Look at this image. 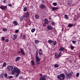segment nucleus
I'll return each mask as SVG.
<instances>
[{
  "label": "nucleus",
  "instance_id": "f257e3e1",
  "mask_svg": "<svg viewBox=\"0 0 80 80\" xmlns=\"http://www.w3.org/2000/svg\"><path fill=\"white\" fill-rule=\"evenodd\" d=\"M14 70H16V73L17 74L16 76V77H18L19 75H20V70L18 69V68H14Z\"/></svg>",
  "mask_w": 80,
  "mask_h": 80
},
{
  "label": "nucleus",
  "instance_id": "f03ea898",
  "mask_svg": "<svg viewBox=\"0 0 80 80\" xmlns=\"http://www.w3.org/2000/svg\"><path fill=\"white\" fill-rule=\"evenodd\" d=\"M0 8H1L2 10H5L7 8V6H1L0 7Z\"/></svg>",
  "mask_w": 80,
  "mask_h": 80
},
{
  "label": "nucleus",
  "instance_id": "7ed1b4c3",
  "mask_svg": "<svg viewBox=\"0 0 80 80\" xmlns=\"http://www.w3.org/2000/svg\"><path fill=\"white\" fill-rule=\"evenodd\" d=\"M60 75L61 77L62 78V80H64V79L65 78V74H64V73L61 74H60Z\"/></svg>",
  "mask_w": 80,
  "mask_h": 80
},
{
  "label": "nucleus",
  "instance_id": "20e7f679",
  "mask_svg": "<svg viewBox=\"0 0 80 80\" xmlns=\"http://www.w3.org/2000/svg\"><path fill=\"white\" fill-rule=\"evenodd\" d=\"M8 70L9 71H12L13 70V67L12 66H9L8 67Z\"/></svg>",
  "mask_w": 80,
  "mask_h": 80
},
{
  "label": "nucleus",
  "instance_id": "39448f33",
  "mask_svg": "<svg viewBox=\"0 0 80 80\" xmlns=\"http://www.w3.org/2000/svg\"><path fill=\"white\" fill-rule=\"evenodd\" d=\"M47 28L48 30H53V28L50 25L48 26Z\"/></svg>",
  "mask_w": 80,
  "mask_h": 80
},
{
  "label": "nucleus",
  "instance_id": "423d86ee",
  "mask_svg": "<svg viewBox=\"0 0 80 80\" xmlns=\"http://www.w3.org/2000/svg\"><path fill=\"white\" fill-rule=\"evenodd\" d=\"M38 53L40 55H42V54H43V51L42 49H40L38 50Z\"/></svg>",
  "mask_w": 80,
  "mask_h": 80
},
{
  "label": "nucleus",
  "instance_id": "0eeeda50",
  "mask_svg": "<svg viewBox=\"0 0 80 80\" xmlns=\"http://www.w3.org/2000/svg\"><path fill=\"white\" fill-rule=\"evenodd\" d=\"M36 62H40V58L38 57H36Z\"/></svg>",
  "mask_w": 80,
  "mask_h": 80
},
{
  "label": "nucleus",
  "instance_id": "6e6552de",
  "mask_svg": "<svg viewBox=\"0 0 80 80\" xmlns=\"http://www.w3.org/2000/svg\"><path fill=\"white\" fill-rule=\"evenodd\" d=\"M66 77L67 78H71L72 77L70 75V73H68V74H67Z\"/></svg>",
  "mask_w": 80,
  "mask_h": 80
},
{
  "label": "nucleus",
  "instance_id": "1a4fd4ad",
  "mask_svg": "<svg viewBox=\"0 0 80 80\" xmlns=\"http://www.w3.org/2000/svg\"><path fill=\"white\" fill-rule=\"evenodd\" d=\"M48 43H49V44H50L51 43H53V42H54V41H53L51 39H50L48 40Z\"/></svg>",
  "mask_w": 80,
  "mask_h": 80
},
{
  "label": "nucleus",
  "instance_id": "9d476101",
  "mask_svg": "<svg viewBox=\"0 0 80 80\" xmlns=\"http://www.w3.org/2000/svg\"><path fill=\"white\" fill-rule=\"evenodd\" d=\"M20 50H21V52L22 53V54L23 55H25V52H24V51L22 49V48H21L20 49Z\"/></svg>",
  "mask_w": 80,
  "mask_h": 80
},
{
  "label": "nucleus",
  "instance_id": "9b49d317",
  "mask_svg": "<svg viewBox=\"0 0 80 80\" xmlns=\"http://www.w3.org/2000/svg\"><path fill=\"white\" fill-rule=\"evenodd\" d=\"M31 63L32 64V66H34V65H35V62H34V61L33 60H32L31 61Z\"/></svg>",
  "mask_w": 80,
  "mask_h": 80
},
{
  "label": "nucleus",
  "instance_id": "f8f14e48",
  "mask_svg": "<svg viewBox=\"0 0 80 80\" xmlns=\"http://www.w3.org/2000/svg\"><path fill=\"white\" fill-rule=\"evenodd\" d=\"M44 22L45 24H48V20L47 19H44Z\"/></svg>",
  "mask_w": 80,
  "mask_h": 80
},
{
  "label": "nucleus",
  "instance_id": "ddd939ff",
  "mask_svg": "<svg viewBox=\"0 0 80 80\" xmlns=\"http://www.w3.org/2000/svg\"><path fill=\"white\" fill-rule=\"evenodd\" d=\"M17 38V35L15 34L14 35V38H13V40H16Z\"/></svg>",
  "mask_w": 80,
  "mask_h": 80
},
{
  "label": "nucleus",
  "instance_id": "4468645a",
  "mask_svg": "<svg viewBox=\"0 0 80 80\" xmlns=\"http://www.w3.org/2000/svg\"><path fill=\"white\" fill-rule=\"evenodd\" d=\"M45 7V6L44 4H42L40 6V8L41 9H43V8H44Z\"/></svg>",
  "mask_w": 80,
  "mask_h": 80
},
{
  "label": "nucleus",
  "instance_id": "2eb2a0df",
  "mask_svg": "<svg viewBox=\"0 0 80 80\" xmlns=\"http://www.w3.org/2000/svg\"><path fill=\"white\" fill-rule=\"evenodd\" d=\"M57 78L58 79H59V80H63L62 78H61V76H60V75H58L57 76Z\"/></svg>",
  "mask_w": 80,
  "mask_h": 80
},
{
  "label": "nucleus",
  "instance_id": "dca6fc26",
  "mask_svg": "<svg viewBox=\"0 0 80 80\" xmlns=\"http://www.w3.org/2000/svg\"><path fill=\"white\" fill-rule=\"evenodd\" d=\"M20 58H21L20 57H17L16 59V60H15L16 62H17L19 60H20Z\"/></svg>",
  "mask_w": 80,
  "mask_h": 80
},
{
  "label": "nucleus",
  "instance_id": "f3484780",
  "mask_svg": "<svg viewBox=\"0 0 80 80\" xmlns=\"http://www.w3.org/2000/svg\"><path fill=\"white\" fill-rule=\"evenodd\" d=\"M70 74L71 77H73V76H74V74H73V72H70Z\"/></svg>",
  "mask_w": 80,
  "mask_h": 80
},
{
  "label": "nucleus",
  "instance_id": "a211bd4d",
  "mask_svg": "<svg viewBox=\"0 0 80 80\" xmlns=\"http://www.w3.org/2000/svg\"><path fill=\"white\" fill-rule=\"evenodd\" d=\"M58 9V7H54L52 8V11H55L56 10H57Z\"/></svg>",
  "mask_w": 80,
  "mask_h": 80
},
{
  "label": "nucleus",
  "instance_id": "6ab92c4d",
  "mask_svg": "<svg viewBox=\"0 0 80 80\" xmlns=\"http://www.w3.org/2000/svg\"><path fill=\"white\" fill-rule=\"evenodd\" d=\"M13 23L15 25H16V26L17 25H18V22H17V21H14L13 22Z\"/></svg>",
  "mask_w": 80,
  "mask_h": 80
},
{
  "label": "nucleus",
  "instance_id": "aec40b11",
  "mask_svg": "<svg viewBox=\"0 0 80 80\" xmlns=\"http://www.w3.org/2000/svg\"><path fill=\"white\" fill-rule=\"evenodd\" d=\"M59 50L60 52L61 51H63V50H64V48L62 47H61L59 49Z\"/></svg>",
  "mask_w": 80,
  "mask_h": 80
},
{
  "label": "nucleus",
  "instance_id": "412c9836",
  "mask_svg": "<svg viewBox=\"0 0 80 80\" xmlns=\"http://www.w3.org/2000/svg\"><path fill=\"white\" fill-rule=\"evenodd\" d=\"M35 17L36 19H38L39 18V15L38 14H36L35 15Z\"/></svg>",
  "mask_w": 80,
  "mask_h": 80
},
{
  "label": "nucleus",
  "instance_id": "4be33fe9",
  "mask_svg": "<svg viewBox=\"0 0 80 80\" xmlns=\"http://www.w3.org/2000/svg\"><path fill=\"white\" fill-rule=\"evenodd\" d=\"M64 73L66 75L68 73V72H67V70H64Z\"/></svg>",
  "mask_w": 80,
  "mask_h": 80
},
{
  "label": "nucleus",
  "instance_id": "5701e85b",
  "mask_svg": "<svg viewBox=\"0 0 80 80\" xmlns=\"http://www.w3.org/2000/svg\"><path fill=\"white\" fill-rule=\"evenodd\" d=\"M40 80H46V78L42 77L40 78Z\"/></svg>",
  "mask_w": 80,
  "mask_h": 80
},
{
  "label": "nucleus",
  "instance_id": "b1692460",
  "mask_svg": "<svg viewBox=\"0 0 80 80\" xmlns=\"http://www.w3.org/2000/svg\"><path fill=\"white\" fill-rule=\"evenodd\" d=\"M68 27H69V28L72 27H73V24L69 23L68 24Z\"/></svg>",
  "mask_w": 80,
  "mask_h": 80
},
{
  "label": "nucleus",
  "instance_id": "393cba45",
  "mask_svg": "<svg viewBox=\"0 0 80 80\" xmlns=\"http://www.w3.org/2000/svg\"><path fill=\"white\" fill-rule=\"evenodd\" d=\"M16 72V70H15V68H14V70H13L12 71V74H14Z\"/></svg>",
  "mask_w": 80,
  "mask_h": 80
},
{
  "label": "nucleus",
  "instance_id": "a878e982",
  "mask_svg": "<svg viewBox=\"0 0 80 80\" xmlns=\"http://www.w3.org/2000/svg\"><path fill=\"white\" fill-rule=\"evenodd\" d=\"M64 17L66 19H68V18H68V16H67V15L66 14L64 15Z\"/></svg>",
  "mask_w": 80,
  "mask_h": 80
},
{
  "label": "nucleus",
  "instance_id": "bb28decb",
  "mask_svg": "<svg viewBox=\"0 0 80 80\" xmlns=\"http://www.w3.org/2000/svg\"><path fill=\"white\" fill-rule=\"evenodd\" d=\"M6 65H7V63H6V62H4L3 64L2 67H5V66H6Z\"/></svg>",
  "mask_w": 80,
  "mask_h": 80
},
{
  "label": "nucleus",
  "instance_id": "cd10ccee",
  "mask_svg": "<svg viewBox=\"0 0 80 80\" xmlns=\"http://www.w3.org/2000/svg\"><path fill=\"white\" fill-rule=\"evenodd\" d=\"M39 41L38 40H36L35 41V44H37V43H38Z\"/></svg>",
  "mask_w": 80,
  "mask_h": 80
},
{
  "label": "nucleus",
  "instance_id": "c85d7f7f",
  "mask_svg": "<svg viewBox=\"0 0 80 80\" xmlns=\"http://www.w3.org/2000/svg\"><path fill=\"white\" fill-rule=\"evenodd\" d=\"M4 77L5 78H7V77H8V75L7 73H5L4 74Z\"/></svg>",
  "mask_w": 80,
  "mask_h": 80
},
{
  "label": "nucleus",
  "instance_id": "c756f323",
  "mask_svg": "<svg viewBox=\"0 0 80 80\" xmlns=\"http://www.w3.org/2000/svg\"><path fill=\"white\" fill-rule=\"evenodd\" d=\"M27 13V15H28L27 17H29V15H30V12H26Z\"/></svg>",
  "mask_w": 80,
  "mask_h": 80
},
{
  "label": "nucleus",
  "instance_id": "7c9ffc66",
  "mask_svg": "<svg viewBox=\"0 0 80 80\" xmlns=\"http://www.w3.org/2000/svg\"><path fill=\"white\" fill-rule=\"evenodd\" d=\"M56 44H57V41H55L54 42H53V45H56Z\"/></svg>",
  "mask_w": 80,
  "mask_h": 80
},
{
  "label": "nucleus",
  "instance_id": "2f4dec72",
  "mask_svg": "<svg viewBox=\"0 0 80 80\" xmlns=\"http://www.w3.org/2000/svg\"><path fill=\"white\" fill-rule=\"evenodd\" d=\"M35 28H33V29H32L31 30V32H35Z\"/></svg>",
  "mask_w": 80,
  "mask_h": 80
},
{
  "label": "nucleus",
  "instance_id": "473e14b6",
  "mask_svg": "<svg viewBox=\"0 0 80 80\" xmlns=\"http://www.w3.org/2000/svg\"><path fill=\"white\" fill-rule=\"evenodd\" d=\"M70 47H71V50H73V49L74 48V47H73V46H72V45H70Z\"/></svg>",
  "mask_w": 80,
  "mask_h": 80
},
{
  "label": "nucleus",
  "instance_id": "72a5a7b5",
  "mask_svg": "<svg viewBox=\"0 0 80 80\" xmlns=\"http://www.w3.org/2000/svg\"><path fill=\"white\" fill-rule=\"evenodd\" d=\"M13 78L12 76H9L8 77V79H10V78Z\"/></svg>",
  "mask_w": 80,
  "mask_h": 80
},
{
  "label": "nucleus",
  "instance_id": "f704fd0d",
  "mask_svg": "<svg viewBox=\"0 0 80 80\" xmlns=\"http://www.w3.org/2000/svg\"><path fill=\"white\" fill-rule=\"evenodd\" d=\"M2 30L4 32H5V31H7V29L6 28H3L2 29Z\"/></svg>",
  "mask_w": 80,
  "mask_h": 80
},
{
  "label": "nucleus",
  "instance_id": "c9c22d12",
  "mask_svg": "<svg viewBox=\"0 0 80 80\" xmlns=\"http://www.w3.org/2000/svg\"><path fill=\"white\" fill-rule=\"evenodd\" d=\"M80 74V73L79 72H78L76 74V77H79V75Z\"/></svg>",
  "mask_w": 80,
  "mask_h": 80
},
{
  "label": "nucleus",
  "instance_id": "e433bc0d",
  "mask_svg": "<svg viewBox=\"0 0 80 80\" xmlns=\"http://www.w3.org/2000/svg\"><path fill=\"white\" fill-rule=\"evenodd\" d=\"M51 24L52 25H55V22L52 21L51 22Z\"/></svg>",
  "mask_w": 80,
  "mask_h": 80
},
{
  "label": "nucleus",
  "instance_id": "4c0bfd02",
  "mask_svg": "<svg viewBox=\"0 0 80 80\" xmlns=\"http://www.w3.org/2000/svg\"><path fill=\"white\" fill-rule=\"evenodd\" d=\"M27 7H25L24 9V12H26V11H27Z\"/></svg>",
  "mask_w": 80,
  "mask_h": 80
},
{
  "label": "nucleus",
  "instance_id": "58836bf2",
  "mask_svg": "<svg viewBox=\"0 0 80 80\" xmlns=\"http://www.w3.org/2000/svg\"><path fill=\"white\" fill-rule=\"evenodd\" d=\"M58 67V64H55L54 65V67H55V68H57Z\"/></svg>",
  "mask_w": 80,
  "mask_h": 80
},
{
  "label": "nucleus",
  "instance_id": "ea45409f",
  "mask_svg": "<svg viewBox=\"0 0 80 80\" xmlns=\"http://www.w3.org/2000/svg\"><path fill=\"white\" fill-rule=\"evenodd\" d=\"M12 4H9L8 5V6L9 7H10L11 8L12 7Z\"/></svg>",
  "mask_w": 80,
  "mask_h": 80
},
{
  "label": "nucleus",
  "instance_id": "a19ab883",
  "mask_svg": "<svg viewBox=\"0 0 80 80\" xmlns=\"http://www.w3.org/2000/svg\"><path fill=\"white\" fill-rule=\"evenodd\" d=\"M53 5L54 6H56L57 5V3L56 2H53Z\"/></svg>",
  "mask_w": 80,
  "mask_h": 80
},
{
  "label": "nucleus",
  "instance_id": "79ce46f5",
  "mask_svg": "<svg viewBox=\"0 0 80 80\" xmlns=\"http://www.w3.org/2000/svg\"><path fill=\"white\" fill-rule=\"evenodd\" d=\"M20 21H23V17H21L20 18Z\"/></svg>",
  "mask_w": 80,
  "mask_h": 80
},
{
  "label": "nucleus",
  "instance_id": "37998d69",
  "mask_svg": "<svg viewBox=\"0 0 80 80\" xmlns=\"http://www.w3.org/2000/svg\"><path fill=\"white\" fill-rule=\"evenodd\" d=\"M1 39L2 41H4L5 40V38L4 37H2Z\"/></svg>",
  "mask_w": 80,
  "mask_h": 80
},
{
  "label": "nucleus",
  "instance_id": "c03bdc74",
  "mask_svg": "<svg viewBox=\"0 0 80 80\" xmlns=\"http://www.w3.org/2000/svg\"><path fill=\"white\" fill-rule=\"evenodd\" d=\"M15 33H18V32H19V30H16L15 31Z\"/></svg>",
  "mask_w": 80,
  "mask_h": 80
},
{
  "label": "nucleus",
  "instance_id": "a18cd8bd",
  "mask_svg": "<svg viewBox=\"0 0 80 80\" xmlns=\"http://www.w3.org/2000/svg\"><path fill=\"white\" fill-rule=\"evenodd\" d=\"M55 57H56V58H58V57H58V54H57L55 55Z\"/></svg>",
  "mask_w": 80,
  "mask_h": 80
},
{
  "label": "nucleus",
  "instance_id": "49530a36",
  "mask_svg": "<svg viewBox=\"0 0 80 80\" xmlns=\"http://www.w3.org/2000/svg\"><path fill=\"white\" fill-rule=\"evenodd\" d=\"M47 77V75H43V77H43V78H45V77Z\"/></svg>",
  "mask_w": 80,
  "mask_h": 80
},
{
  "label": "nucleus",
  "instance_id": "de8ad7c7",
  "mask_svg": "<svg viewBox=\"0 0 80 80\" xmlns=\"http://www.w3.org/2000/svg\"><path fill=\"white\" fill-rule=\"evenodd\" d=\"M36 57H38V51H37L36 53Z\"/></svg>",
  "mask_w": 80,
  "mask_h": 80
},
{
  "label": "nucleus",
  "instance_id": "09e8293b",
  "mask_svg": "<svg viewBox=\"0 0 80 80\" xmlns=\"http://www.w3.org/2000/svg\"><path fill=\"white\" fill-rule=\"evenodd\" d=\"M26 38V36L25 35H23V38L22 39H25Z\"/></svg>",
  "mask_w": 80,
  "mask_h": 80
},
{
  "label": "nucleus",
  "instance_id": "8fccbe9b",
  "mask_svg": "<svg viewBox=\"0 0 80 80\" xmlns=\"http://www.w3.org/2000/svg\"><path fill=\"white\" fill-rule=\"evenodd\" d=\"M1 78H3V74L1 75Z\"/></svg>",
  "mask_w": 80,
  "mask_h": 80
},
{
  "label": "nucleus",
  "instance_id": "3c124183",
  "mask_svg": "<svg viewBox=\"0 0 80 80\" xmlns=\"http://www.w3.org/2000/svg\"><path fill=\"white\" fill-rule=\"evenodd\" d=\"M72 42L73 43V44H75V43H76V41H72Z\"/></svg>",
  "mask_w": 80,
  "mask_h": 80
},
{
  "label": "nucleus",
  "instance_id": "603ef678",
  "mask_svg": "<svg viewBox=\"0 0 80 80\" xmlns=\"http://www.w3.org/2000/svg\"><path fill=\"white\" fill-rule=\"evenodd\" d=\"M9 40L8 39H6L5 40L6 42H8Z\"/></svg>",
  "mask_w": 80,
  "mask_h": 80
},
{
  "label": "nucleus",
  "instance_id": "864d4df0",
  "mask_svg": "<svg viewBox=\"0 0 80 80\" xmlns=\"http://www.w3.org/2000/svg\"><path fill=\"white\" fill-rule=\"evenodd\" d=\"M19 78L20 79H22V78H23V77H22V76H20Z\"/></svg>",
  "mask_w": 80,
  "mask_h": 80
},
{
  "label": "nucleus",
  "instance_id": "5fc2aeb1",
  "mask_svg": "<svg viewBox=\"0 0 80 80\" xmlns=\"http://www.w3.org/2000/svg\"><path fill=\"white\" fill-rule=\"evenodd\" d=\"M37 65H39L40 64V62H36Z\"/></svg>",
  "mask_w": 80,
  "mask_h": 80
},
{
  "label": "nucleus",
  "instance_id": "6e6d98bb",
  "mask_svg": "<svg viewBox=\"0 0 80 80\" xmlns=\"http://www.w3.org/2000/svg\"><path fill=\"white\" fill-rule=\"evenodd\" d=\"M24 17H27V15L26 14H25L24 15Z\"/></svg>",
  "mask_w": 80,
  "mask_h": 80
},
{
  "label": "nucleus",
  "instance_id": "4d7b16f0",
  "mask_svg": "<svg viewBox=\"0 0 80 80\" xmlns=\"http://www.w3.org/2000/svg\"><path fill=\"white\" fill-rule=\"evenodd\" d=\"M39 76H40V77H42L43 76V74H42V73H41L40 74Z\"/></svg>",
  "mask_w": 80,
  "mask_h": 80
},
{
  "label": "nucleus",
  "instance_id": "13d9d810",
  "mask_svg": "<svg viewBox=\"0 0 80 80\" xmlns=\"http://www.w3.org/2000/svg\"><path fill=\"white\" fill-rule=\"evenodd\" d=\"M5 1H6V0H4L2 2L3 3H5Z\"/></svg>",
  "mask_w": 80,
  "mask_h": 80
},
{
  "label": "nucleus",
  "instance_id": "bf43d9fd",
  "mask_svg": "<svg viewBox=\"0 0 80 80\" xmlns=\"http://www.w3.org/2000/svg\"><path fill=\"white\" fill-rule=\"evenodd\" d=\"M43 26H44V27H45V26H46V24L45 23H44L43 24Z\"/></svg>",
  "mask_w": 80,
  "mask_h": 80
},
{
  "label": "nucleus",
  "instance_id": "052dcab7",
  "mask_svg": "<svg viewBox=\"0 0 80 80\" xmlns=\"http://www.w3.org/2000/svg\"><path fill=\"white\" fill-rule=\"evenodd\" d=\"M72 61H71L70 60H69V62L71 63H72Z\"/></svg>",
  "mask_w": 80,
  "mask_h": 80
},
{
  "label": "nucleus",
  "instance_id": "680f3d73",
  "mask_svg": "<svg viewBox=\"0 0 80 80\" xmlns=\"http://www.w3.org/2000/svg\"><path fill=\"white\" fill-rule=\"evenodd\" d=\"M31 8H33V6H31Z\"/></svg>",
  "mask_w": 80,
  "mask_h": 80
},
{
  "label": "nucleus",
  "instance_id": "e2e57ef3",
  "mask_svg": "<svg viewBox=\"0 0 80 80\" xmlns=\"http://www.w3.org/2000/svg\"><path fill=\"white\" fill-rule=\"evenodd\" d=\"M58 57H60V53H59V55H58Z\"/></svg>",
  "mask_w": 80,
  "mask_h": 80
},
{
  "label": "nucleus",
  "instance_id": "0e129e2a",
  "mask_svg": "<svg viewBox=\"0 0 80 80\" xmlns=\"http://www.w3.org/2000/svg\"><path fill=\"white\" fill-rule=\"evenodd\" d=\"M51 19H52V18H49V20H51Z\"/></svg>",
  "mask_w": 80,
  "mask_h": 80
},
{
  "label": "nucleus",
  "instance_id": "69168bd1",
  "mask_svg": "<svg viewBox=\"0 0 80 80\" xmlns=\"http://www.w3.org/2000/svg\"><path fill=\"white\" fill-rule=\"evenodd\" d=\"M22 35L21 34L20 36H22Z\"/></svg>",
  "mask_w": 80,
  "mask_h": 80
},
{
  "label": "nucleus",
  "instance_id": "338daca9",
  "mask_svg": "<svg viewBox=\"0 0 80 80\" xmlns=\"http://www.w3.org/2000/svg\"><path fill=\"white\" fill-rule=\"evenodd\" d=\"M19 52V53H20V52Z\"/></svg>",
  "mask_w": 80,
  "mask_h": 80
},
{
  "label": "nucleus",
  "instance_id": "774afa93",
  "mask_svg": "<svg viewBox=\"0 0 80 80\" xmlns=\"http://www.w3.org/2000/svg\"><path fill=\"white\" fill-rule=\"evenodd\" d=\"M79 10L80 11V8L79 9Z\"/></svg>",
  "mask_w": 80,
  "mask_h": 80
}]
</instances>
